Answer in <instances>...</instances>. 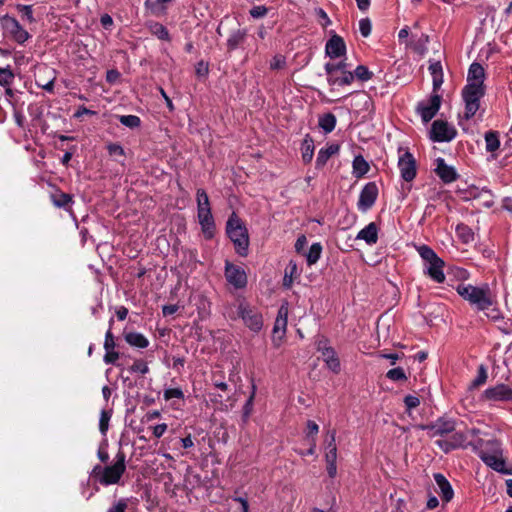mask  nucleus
Masks as SVG:
<instances>
[{"mask_svg": "<svg viewBox=\"0 0 512 512\" xmlns=\"http://www.w3.org/2000/svg\"><path fill=\"white\" fill-rule=\"evenodd\" d=\"M485 70L477 62L470 65L467 73L466 85L463 87L461 96L464 102L463 118L470 120L480 108V100L485 95Z\"/></svg>", "mask_w": 512, "mask_h": 512, "instance_id": "obj_1", "label": "nucleus"}, {"mask_svg": "<svg viewBox=\"0 0 512 512\" xmlns=\"http://www.w3.org/2000/svg\"><path fill=\"white\" fill-rule=\"evenodd\" d=\"M224 315L231 320L241 319L243 324L252 332H259L263 327L261 312L244 299H237L225 307Z\"/></svg>", "mask_w": 512, "mask_h": 512, "instance_id": "obj_2", "label": "nucleus"}, {"mask_svg": "<svg viewBox=\"0 0 512 512\" xmlns=\"http://www.w3.org/2000/svg\"><path fill=\"white\" fill-rule=\"evenodd\" d=\"M458 294L470 304L476 306L479 310L486 311L491 310L487 313V316L493 320L500 319V313L498 310L492 308L493 299L489 289L472 286L469 284H460L457 286Z\"/></svg>", "mask_w": 512, "mask_h": 512, "instance_id": "obj_3", "label": "nucleus"}, {"mask_svg": "<svg viewBox=\"0 0 512 512\" xmlns=\"http://www.w3.org/2000/svg\"><path fill=\"white\" fill-rule=\"evenodd\" d=\"M417 251L424 261V273L433 281L443 283L445 281L444 261L427 245L417 247Z\"/></svg>", "mask_w": 512, "mask_h": 512, "instance_id": "obj_4", "label": "nucleus"}, {"mask_svg": "<svg viewBox=\"0 0 512 512\" xmlns=\"http://www.w3.org/2000/svg\"><path fill=\"white\" fill-rule=\"evenodd\" d=\"M126 470L125 455L123 452H119L116 455V461L111 466L102 468L97 465L93 469V474L97 480L105 486L117 484Z\"/></svg>", "mask_w": 512, "mask_h": 512, "instance_id": "obj_5", "label": "nucleus"}, {"mask_svg": "<svg viewBox=\"0 0 512 512\" xmlns=\"http://www.w3.org/2000/svg\"><path fill=\"white\" fill-rule=\"evenodd\" d=\"M226 231L229 238L234 243L237 253L241 256H245L249 246L248 232L235 213L229 217Z\"/></svg>", "mask_w": 512, "mask_h": 512, "instance_id": "obj_6", "label": "nucleus"}, {"mask_svg": "<svg viewBox=\"0 0 512 512\" xmlns=\"http://www.w3.org/2000/svg\"><path fill=\"white\" fill-rule=\"evenodd\" d=\"M197 211L198 220L206 238L210 239L214 235V220L210 209V203L207 193L203 189L197 190Z\"/></svg>", "mask_w": 512, "mask_h": 512, "instance_id": "obj_7", "label": "nucleus"}, {"mask_svg": "<svg viewBox=\"0 0 512 512\" xmlns=\"http://www.w3.org/2000/svg\"><path fill=\"white\" fill-rule=\"evenodd\" d=\"M487 449H481L478 452L481 460L493 470L505 473V461L502 458L499 443L495 440L486 442Z\"/></svg>", "mask_w": 512, "mask_h": 512, "instance_id": "obj_8", "label": "nucleus"}, {"mask_svg": "<svg viewBox=\"0 0 512 512\" xmlns=\"http://www.w3.org/2000/svg\"><path fill=\"white\" fill-rule=\"evenodd\" d=\"M0 25L3 29L5 35L10 36L14 41L19 44H23L26 42L30 35L29 33L20 25V23L9 15H4L0 18Z\"/></svg>", "mask_w": 512, "mask_h": 512, "instance_id": "obj_9", "label": "nucleus"}, {"mask_svg": "<svg viewBox=\"0 0 512 512\" xmlns=\"http://www.w3.org/2000/svg\"><path fill=\"white\" fill-rule=\"evenodd\" d=\"M398 168L401 178L406 182L414 180L417 174V165L414 156L409 151H404L398 158Z\"/></svg>", "mask_w": 512, "mask_h": 512, "instance_id": "obj_10", "label": "nucleus"}, {"mask_svg": "<svg viewBox=\"0 0 512 512\" xmlns=\"http://www.w3.org/2000/svg\"><path fill=\"white\" fill-rule=\"evenodd\" d=\"M470 432H464L456 428L449 438L436 440L435 444L447 453L453 449L466 446L468 443V433Z\"/></svg>", "mask_w": 512, "mask_h": 512, "instance_id": "obj_11", "label": "nucleus"}, {"mask_svg": "<svg viewBox=\"0 0 512 512\" xmlns=\"http://www.w3.org/2000/svg\"><path fill=\"white\" fill-rule=\"evenodd\" d=\"M287 318L288 307L286 305H282L278 310L277 318L275 320L272 333V342L276 347H279L281 345L285 337L287 328Z\"/></svg>", "mask_w": 512, "mask_h": 512, "instance_id": "obj_12", "label": "nucleus"}, {"mask_svg": "<svg viewBox=\"0 0 512 512\" xmlns=\"http://www.w3.org/2000/svg\"><path fill=\"white\" fill-rule=\"evenodd\" d=\"M456 135V130L446 121L435 120L432 124L430 137L435 142L451 141Z\"/></svg>", "mask_w": 512, "mask_h": 512, "instance_id": "obj_13", "label": "nucleus"}, {"mask_svg": "<svg viewBox=\"0 0 512 512\" xmlns=\"http://www.w3.org/2000/svg\"><path fill=\"white\" fill-rule=\"evenodd\" d=\"M378 197V187L374 182L367 183L361 190L357 203L358 210L368 211L375 203Z\"/></svg>", "mask_w": 512, "mask_h": 512, "instance_id": "obj_14", "label": "nucleus"}, {"mask_svg": "<svg viewBox=\"0 0 512 512\" xmlns=\"http://www.w3.org/2000/svg\"><path fill=\"white\" fill-rule=\"evenodd\" d=\"M225 277L228 283L236 289H242L247 285V275L244 269L230 262L225 264Z\"/></svg>", "mask_w": 512, "mask_h": 512, "instance_id": "obj_15", "label": "nucleus"}, {"mask_svg": "<svg viewBox=\"0 0 512 512\" xmlns=\"http://www.w3.org/2000/svg\"><path fill=\"white\" fill-rule=\"evenodd\" d=\"M441 106V96L437 92H433L427 102H422L418 106V111L422 120L429 122L439 111Z\"/></svg>", "mask_w": 512, "mask_h": 512, "instance_id": "obj_16", "label": "nucleus"}, {"mask_svg": "<svg viewBox=\"0 0 512 512\" xmlns=\"http://www.w3.org/2000/svg\"><path fill=\"white\" fill-rule=\"evenodd\" d=\"M483 398L490 401H510L512 402V388L505 384H498L486 389Z\"/></svg>", "mask_w": 512, "mask_h": 512, "instance_id": "obj_17", "label": "nucleus"}, {"mask_svg": "<svg viewBox=\"0 0 512 512\" xmlns=\"http://www.w3.org/2000/svg\"><path fill=\"white\" fill-rule=\"evenodd\" d=\"M431 437L447 436L456 429V424L453 420L440 418L434 424L428 427Z\"/></svg>", "mask_w": 512, "mask_h": 512, "instance_id": "obj_18", "label": "nucleus"}, {"mask_svg": "<svg viewBox=\"0 0 512 512\" xmlns=\"http://www.w3.org/2000/svg\"><path fill=\"white\" fill-rule=\"evenodd\" d=\"M338 68H328L327 81L333 86L350 85L354 81V74L350 71L338 73Z\"/></svg>", "mask_w": 512, "mask_h": 512, "instance_id": "obj_19", "label": "nucleus"}, {"mask_svg": "<svg viewBox=\"0 0 512 512\" xmlns=\"http://www.w3.org/2000/svg\"><path fill=\"white\" fill-rule=\"evenodd\" d=\"M325 50L327 55L331 58L340 57L346 51L344 40L338 35L332 36L326 43Z\"/></svg>", "mask_w": 512, "mask_h": 512, "instance_id": "obj_20", "label": "nucleus"}, {"mask_svg": "<svg viewBox=\"0 0 512 512\" xmlns=\"http://www.w3.org/2000/svg\"><path fill=\"white\" fill-rule=\"evenodd\" d=\"M436 163L437 166L435 171L441 180H443L445 183H451L456 180L457 173L455 169L451 166H448L443 158H438Z\"/></svg>", "mask_w": 512, "mask_h": 512, "instance_id": "obj_21", "label": "nucleus"}, {"mask_svg": "<svg viewBox=\"0 0 512 512\" xmlns=\"http://www.w3.org/2000/svg\"><path fill=\"white\" fill-rule=\"evenodd\" d=\"M356 239L364 240L368 245H373L378 240V228L374 222L369 223L363 229H361Z\"/></svg>", "mask_w": 512, "mask_h": 512, "instance_id": "obj_22", "label": "nucleus"}, {"mask_svg": "<svg viewBox=\"0 0 512 512\" xmlns=\"http://www.w3.org/2000/svg\"><path fill=\"white\" fill-rule=\"evenodd\" d=\"M434 479L439 488L442 499L445 502H449L454 496V492L450 483L445 478V476L440 473L434 474Z\"/></svg>", "mask_w": 512, "mask_h": 512, "instance_id": "obj_23", "label": "nucleus"}, {"mask_svg": "<svg viewBox=\"0 0 512 512\" xmlns=\"http://www.w3.org/2000/svg\"><path fill=\"white\" fill-rule=\"evenodd\" d=\"M429 71L433 81V92H437L443 84V70L439 61L431 62Z\"/></svg>", "mask_w": 512, "mask_h": 512, "instance_id": "obj_24", "label": "nucleus"}, {"mask_svg": "<svg viewBox=\"0 0 512 512\" xmlns=\"http://www.w3.org/2000/svg\"><path fill=\"white\" fill-rule=\"evenodd\" d=\"M352 167V173L358 179L366 175L370 169L369 163L361 155H358L354 158Z\"/></svg>", "mask_w": 512, "mask_h": 512, "instance_id": "obj_25", "label": "nucleus"}, {"mask_svg": "<svg viewBox=\"0 0 512 512\" xmlns=\"http://www.w3.org/2000/svg\"><path fill=\"white\" fill-rule=\"evenodd\" d=\"M323 361L326 363L327 367L333 371L334 373H338L340 370V361L336 355L334 349H326L323 354H321Z\"/></svg>", "mask_w": 512, "mask_h": 512, "instance_id": "obj_26", "label": "nucleus"}, {"mask_svg": "<svg viewBox=\"0 0 512 512\" xmlns=\"http://www.w3.org/2000/svg\"><path fill=\"white\" fill-rule=\"evenodd\" d=\"M338 151H339V146L335 145V144H331V145L327 146L326 148H322L318 152L317 159H316V166L317 167L324 166L326 164V162L328 161V159L331 156L338 153Z\"/></svg>", "mask_w": 512, "mask_h": 512, "instance_id": "obj_27", "label": "nucleus"}, {"mask_svg": "<svg viewBox=\"0 0 512 512\" xmlns=\"http://www.w3.org/2000/svg\"><path fill=\"white\" fill-rule=\"evenodd\" d=\"M125 340L129 345L137 348H146L149 345L148 339L138 332L126 333Z\"/></svg>", "mask_w": 512, "mask_h": 512, "instance_id": "obj_28", "label": "nucleus"}, {"mask_svg": "<svg viewBox=\"0 0 512 512\" xmlns=\"http://www.w3.org/2000/svg\"><path fill=\"white\" fill-rule=\"evenodd\" d=\"M246 31L238 29L234 31L227 39V47L229 50L236 49L246 38Z\"/></svg>", "mask_w": 512, "mask_h": 512, "instance_id": "obj_29", "label": "nucleus"}, {"mask_svg": "<svg viewBox=\"0 0 512 512\" xmlns=\"http://www.w3.org/2000/svg\"><path fill=\"white\" fill-rule=\"evenodd\" d=\"M335 431L330 433V442L326 446L325 460L326 463H336L337 460V447L335 445Z\"/></svg>", "mask_w": 512, "mask_h": 512, "instance_id": "obj_30", "label": "nucleus"}, {"mask_svg": "<svg viewBox=\"0 0 512 512\" xmlns=\"http://www.w3.org/2000/svg\"><path fill=\"white\" fill-rule=\"evenodd\" d=\"M486 150L488 152H495L500 146L499 135L497 132L488 131L485 133Z\"/></svg>", "mask_w": 512, "mask_h": 512, "instance_id": "obj_31", "label": "nucleus"}, {"mask_svg": "<svg viewBox=\"0 0 512 512\" xmlns=\"http://www.w3.org/2000/svg\"><path fill=\"white\" fill-rule=\"evenodd\" d=\"M319 126L324 130L325 133H330L336 126V117L332 113H328L320 117Z\"/></svg>", "mask_w": 512, "mask_h": 512, "instance_id": "obj_32", "label": "nucleus"}, {"mask_svg": "<svg viewBox=\"0 0 512 512\" xmlns=\"http://www.w3.org/2000/svg\"><path fill=\"white\" fill-rule=\"evenodd\" d=\"M302 159L304 162L309 163L314 155V144L311 138L306 137L302 143Z\"/></svg>", "mask_w": 512, "mask_h": 512, "instance_id": "obj_33", "label": "nucleus"}, {"mask_svg": "<svg viewBox=\"0 0 512 512\" xmlns=\"http://www.w3.org/2000/svg\"><path fill=\"white\" fill-rule=\"evenodd\" d=\"M321 252H322V246L320 243H313L307 254H306V259H307V263L308 265H313L315 264L320 256H321Z\"/></svg>", "mask_w": 512, "mask_h": 512, "instance_id": "obj_34", "label": "nucleus"}, {"mask_svg": "<svg viewBox=\"0 0 512 512\" xmlns=\"http://www.w3.org/2000/svg\"><path fill=\"white\" fill-rule=\"evenodd\" d=\"M107 150L110 156L114 157V159L120 163H123L125 152L121 145L116 143H110L107 146Z\"/></svg>", "mask_w": 512, "mask_h": 512, "instance_id": "obj_35", "label": "nucleus"}, {"mask_svg": "<svg viewBox=\"0 0 512 512\" xmlns=\"http://www.w3.org/2000/svg\"><path fill=\"white\" fill-rule=\"evenodd\" d=\"M150 31L154 36H156L157 38H159L161 40H166V41L170 40L168 30L166 29V27H164L160 23H152L150 25Z\"/></svg>", "mask_w": 512, "mask_h": 512, "instance_id": "obj_36", "label": "nucleus"}, {"mask_svg": "<svg viewBox=\"0 0 512 512\" xmlns=\"http://www.w3.org/2000/svg\"><path fill=\"white\" fill-rule=\"evenodd\" d=\"M111 419V411L102 410L99 419V430L102 435H106L109 428V421Z\"/></svg>", "mask_w": 512, "mask_h": 512, "instance_id": "obj_37", "label": "nucleus"}, {"mask_svg": "<svg viewBox=\"0 0 512 512\" xmlns=\"http://www.w3.org/2000/svg\"><path fill=\"white\" fill-rule=\"evenodd\" d=\"M354 78H358L361 81H368L372 78L373 73L364 65H359L354 71Z\"/></svg>", "mask_w": 512, "mask_h": 512, "instance_id": "obj_38", "label": "nucleus"}, {"mask_svg": "<svg viewBox=\"0 0 512 512\" xmlns=\"http://www.w3.org/2000/svg\"><path fill=\"white\" fill-rule=\"evenodd\" d=\"M121 124L129 128H136L140 125V118L135 115H122L119 118Z\"/></svg>", "mask_w": 512, "mask_h": 512, "instance_id": "obj_39", "label": "nucleus"}, {"mask_svg": "<svg viewBox=\"0 0 512 512\" xmlns=\"http://www.w3.org/2000/svg\"><path fill=\"white\" fill-rule=\"evenodd\" d=\"M14 79V74L9 67L0 68V85L9 86Z\"/></svg>", "mask_w": 512, "mask_h": 512, "instance_id": "obj_40", "label": "nucleus"}, {"mask_svg": "<svg viewBox=\"0 0 512 512\" xmlns=\"http://www.w3.org/2000/svg\"><path fill=\"white\" fill-rule=\"evenodd\" d=\"M386 376L392 381H402L407 379L404 370L400 367L389 370Z\"/></svg>", "mask_w": 512, "mask_h": 512, "instance_id": "obj_41", "label": "nucleus"}, {"mask_svg": "<svg viewBox=\"0 0 512 512\" xmlns=\"http://www.w3.org/2000/svg\"><path fill=\"white\" fill-rule=\"evenodd\" d=\"M487 370L484 365H480L478 368V375L472 382V387H478L483 385L487 380Z\"/></svg>", "mask_w": 512, "mask_h": 512, "instance_id": "obj_42", "label": "nucleus"}, {"mask_svg": "<svg viewBox=\"0 0 512 512\" xmlns=\"http://www.w3.org/2000/svg\"><path fill=\"white\" fill-rule=\"evenodd\" d=\"M318 432H319L318 424H316L314 421H311V420L307 421L305 440L310 441L312 437L316 439V435L318 434Z\"/></svg>", "mask_w": 512, "mask_h": 512, "instance_id": "obj_43", "label": "nucleus"}, {"mask_svg": "<svg viewBox=\"0 0 512 512\" xmlns=\"http://www.w3.org/2000/svg\"><path fill=\"white\" fill-rule=\"evenodd\" d=\"M17 10L22 14L24 18L27 19L30 23H33L35 21L33 16V9L31 5H17Z\"/></svg>", "mask_w": 512, "mask_h": 512, "instance_id": "obj_44", "label": "nucleus"}, {"mask_svg": "<svg viewBox=\"0 0 512 512\" xmlns=\"http://www.w3.org/2000/svg\"><path fill=\"white\" fill-rule=\"evenodd\" d=\"M286 65V59L283 55H275L270 61V69L279 70L283 69Z\"/></svg>", "mask_w": 512, "mask_h": 512, "instance_id": "obj_45", "label": "nucleus"}, {"mask_svg": "<svg viewBox=\"0 0 512 512\" xmlns=\"http://www.w3.org/2000/svg\"><path fill=\"white\" fill-rule=\"evenodd\" d=\"M372 24L368 18L359 21V31L363 37H368L371 33Z\"/></svg>", "mask_w": 512, "mask_h": 512, "instance_id": "obj_46", "label": "nucleus"}, {"mask_svg": "<svg viewBox=\"0 0 512 512\" xmlns=\"http://www.w3.org/2000/svg\"><path fill=\"white\" fill-rule=\"evenodd\" d=\"M131 372L147 374L149 372L148 365L142 360H136L130 367Z\"/></svg>", "mask_w": 512, "mask_h": 512, "instance_id": "obj_47", "label": "nucleus"}, {"mask_svg": "<svg viewBox=\"0 0 512 512\" xmlns=\"http://www.w3.org/2000/svg\"><path fill=\"white\" fill-rule=\"evenodd\" d=\"M165 400H170L172 398L182 399L184 398V393L180 388H169L164 391Z\"/></svg>", "mask_w": 512, "mask_h": 512, "instance_id": "obj_48", "label": "nucleus"}, {"mask_svg": "<svg viewBox=\"0 0 512 512\" xmlns=\"http://www.w3.org/2000/svg\"><path fill=\"white\" fill-rule=\"evenodd\" d=\"M128 507L126 499H121L108 509L107 512H125Z\"/></svg>", "mask_w": 512, "mask_h": 512, "instance_id": "obj_49", "label": "nucleus"}, {"mask_svg": "<svg viewBox=\"0 0 512 512\" xmlns=\"http://www.w3.org/2000/svg\"><path fill=\"white\" fill-rule=\"evenodd\" d=\"M255 389H256V387L253 386V391L244 405V416L245 417H248L252 412L253 400H254V396H255Z\"/></svg>", "mask_w": 512, "mask_h": 512, "instance_id": "obj_50", "label": "nucleus"}, {"mask_svg": "<svg viewBox=\"0 0 512 512\" xmlns=\"http://www.w3.org/2000/svg\"><path fill=\"white\" fill-rule=\"evenodd\" d=\"M104 362L106 364H114L119 358V353L113 350H105Z\"/></svg>", "mask_w": 512, "mask_h": 512, "instance_id": "obj_51", "label": "nucleus"}, {"mask_svg": "<svg viewBox=\"0 0 512 512\" xmlns=\"http://www.w3.org/2000/svg\"><path fill=\"white\" fill-rule=\"evenodd\" d=\"M267 8L265 6H255L250 10V15L253 18H261L267 14Z\"/></svg>", "mask_w": 512, "mask_h": 512, "instance_id": "obj_52", "label": "nucleus"}, {"mask_svg": "<svg viewBox=\"0 0 512 512\" xmlns=\"http://www.w3.org/2000/svg\"><path fill=\"white\" fill-rule=\"evenodd\" d=\"M115 348V341L111 330H108L105 335L104 349L113 350Z\"/></svg>", "mask_w": 512, "mask_h": 512, "instance_id": "obj_53", "label": "nucleus"}, {"mask_svg": "<svg viewBox=\"0 0 512 512\" xmlns=\"http://www.w3.org/2000/svg\"><path fill=\"white\" fill-rule=\"evenodd\" d=\"M404 403L408 409L416 408L420 404V400L416 396L408 395L404 399Z\"/></svg>", "mask_w": 512, "mask_h": 512, "instance_id": "obj_54", "label": "nucleus"}, {"mask_svg": "<svg viewBox=\"0 0 512 512\" xmlns=\"http://www.w3.org/2000/svg\"><path fill=\"white\" fill-rule=\"evenodd\" d=\"M457 231L459 235L464 239L465 242H469L473 239L472 233L466 226H458Z\"/></svg>", "mask_w": 512, "mask_h": 512, "instance_id": "obj_55", "label": "nucleus"}, {"mask_svg": "<svg viewBox=\"0 0 512 512\" xmlns=\"http://www.w3.org/2000/svg\"><path fill=\"white\" fill-rule=\"evenodd\" d=\"M71 202V197L68 194L61 193L58 199H54V204L58 207H64Z\"/></svg>", "mask_w": 512, "mask_h": 512, "instance_id": "obj_56", "label": "nucleus"}, {"mask_svg": "<svg viewBox=\"0 0 512 512\" xmlns=\"http://www.w3.org/2000/svg\"><path fill=\"white\" fill-rule=\"evenodd\" d=\"M316 345H317V350L323 354L325 352L326 349H333L331 346H329L328 344V340L324 337L322 338H319L316 342Z\"/></svg>", "mask_w": 512, "mask_h": 512, "instance_id": "obj_57", "label": "nucleus"}, {"mask_svg": "<svg viewBox=\"0 0 512 512\" xmlns=\"http://www.w3.org/2000/svg\"><path fill=\"white\" fill-rule=\"evenodd\" d=\"M167 430V424H158L153 428V434L155 437L160 438Z\"/></svg>", "mask_w": 512, "mask_h": 512, "instance_id": "obj_58", "label": "nucleus"}, {"mask_svg": "<svg viewBox=\"0 0 512 512\" xmlns=\"http://www.w3.org/2000/svg\"><path fill=\"white\" fill-rule=\"evenodd\" d=\"M332 68V69H335V68H338V73H341L342 71H347L346 70V64L343 63V62H340V63H337V64H334V63H327L325 65V70H326V73L328 74V68Z\"/></svg>", "mask_w": 512, "mask_h": 512, "instance_id": "obj_59", "label": "nucleus"}, {"mask_svg": "<svg viewBox=\"0 0 512 512\" xmlns=\"http://www.w3.org/2000/svg\"><path fill=\"white\" fill-rule=\"evenodd\" d=\"M307 443L309 445L308 450L305 453L301 452L300 454L301 455H314L315 451H316V439L312 437L310 441H307Z\"/></svg>", "mask_w": 512, "mask_h": 512, "instance_id": "obj_60", "label": "nucleus"}, {"mask_svg": "<svg viewBox=\"0 0 512 512\" xmlns=\"http://www.w3.org/2000/svg\"><path fill=\"white\" fill-rule=\"evenodd\" d=\"M100 22H101L102 26L106 29L110 28L113 25V19L108 14L102 15Z\"/></svg>", "mask_w": 512, "mask_h": 512, "instance_id": "obj_61", "label": "nucleus"}, {"mask_svg": "<svg viewBox=\"0 0 512 512\" xmlns=\"http://www.w3.org/2000/svg\"><path fill=\"white\" fill-rule=\"evenodd\" d=\"M178 310L176 305H165L163 306L162 312L164 316L172 315Z\"/></svg>", "mask_w": 512, "mask_h": 512, "instance_id": "obj_62", "label": "nucleus"}, {"mask_svg": "<svg viewBox=\"0 0 512 512\" xmlns=\"http://www.w3.org/2000/svg\"><path fill=\"white\" fill-rule=\"evenodd\" d=\"M234 500L241 505L242 512H249V504L245 498L235 497Z\"/></svg>", "mask_w": 512, "mask_h": 512, "instance_id": "obj_63", "label": "nucleus"}, {"mask_svg": "<svg viewBox=\"0 0 512 512\" xmlns=\"http://www.w3.org/2000/svg\"><path fill=\"white\" fill-rule=\"evenodd\" d=\"M116 315H117V317H118V319H119V320H121V321H122V320H125V319H126V317H127V315H128V309H127V308H125V307H123V306H121V307H119V308L117 309V311H116Z\"/></svg>", "mask_w": 512, "mask_h": 512, "instance_id": "obj_64", "label": "nucleus"}]
</instances>
